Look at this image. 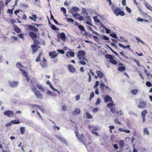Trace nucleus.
Masks as SVG:
<instances>
[{"instance_id":"f257e3e1","label":"nucleus","mask_w":152,"mask_h":152,"mask_svg":"<svg viewBox=\"0 0 152 152\" xmlns=\"http://www.w3.org/2000/svg\"><path fill=\"white\" fill-rule=\"evenodd\" d=\"M33 92L35 96L38 99H43V95L35 87H33L32 88Z\"/></svg>"},{"instance_id":"f03ea898","label":"nucleus","mask_w":152,"mask_h":152,"mask_svg":"<svg viewBox=\"0 0 152 152\" xmlns=\"http://www.w3.org/2000/svg\"><path fill=\"white\" fill-rule=\"evenodd\" d=\"M75 132L76 133V136L77 138L83 143V144L85 146H86V145H85V142H84V137L83 134L82 133L81 134L79 135V132L77 130Z\"/></svg>"},{"instance_id":"7ed1b4c3","label":"nucleus","mask_w":152,"mask_h":152,"mask_svg":"<svg viewBox=\"0 0 152 152\" xmlns=\"http://www.w3.org/2000/svg\"><path fill=\"white\" fill-rule=\"evenodd\" d=\"M85 54V52L83 50L79 51L77 55L78 58L80 60H85L84 56Z\"/></svg>"},{"instance_id":"20e7f679","label":"nucleus","mask_w":152,"mask_h":152,"mask_svg":"<svg viewBox=\"0 0 152 152\" xmlns=\"http://www.w3.org/2000/svg\"><path fill=\"white\" fill-rule=\"evenodd\" d=\"M55 136L62 143L65 144L67 146H68V143L65 139L58 135H56Z\"/></svg>"},{"instance_id":"39448f33","label":"nucleus","mask_w":152,"mask_h":152,"mask_svg":"<svg viewBox=\"0 0 152 152\" xmlns=\"http://www.w3.org/2000/svg\"><path fill=\"white\" fill-rule=\"evenodd\" d=\"M146 102L141 101L139 103L137 106V107L139 108L143 109L146 107Z\"/></svg>"},{"instance_id":"423d86ee","label":"nucleus","mask_w":152,"mask_h":152,"mask_svg":"<svg viewBox=\"0 0 152 152\" xmlns=\"http://www.w3.org/2000/svg\"><path fill=\"white\" fill-rule=\"evenodd\" d=\"M4 115L7 116L8 117H10L14 115V112L12 111L7 110L4 113Z\"/></svg>"},{"instance_id":"0eeeda50","label":"nucleus","mask_w":152,"mask_h":152,"mask_svg":"<svg viewBox=\"0 0 152 152\" xmlns=\"http://www.w3.org/2000/svg\"><path fill=\"white\" fill-rule=\"evenodd\" d=\"M104 102H113L112 98L109 95H106L104 97Z\"/></svg>"},{"instance_id":"6e6552de","label":"nucleus","mask_w":152,"mask_h":152,"mask_svg":"<svg viewBox=\"0 0 152 152\" xmlns=\"http://www.w3.org/2000/svg\"><path fill=\"white\" fill-rule=\"evenodd\" d=\"M79 10V9L78 7H74L71 9L69 10V12L70 13L73 14L74 12H77Z\"/></svg>"},{"instance_id":"1a4fd4ad","label":"nucleus","mask_w":152,"mask_h":152,"mask_svg":"<svg viewBox=\"0 0 152 152\" xmlns=\"http://www.w3.org/2000/svg\"><path fill=\"white\" fill-rule=\"evenodd\" d=\"M47 61L46 59H45V57H43L42 62L40 63L41 66L42 67L45 68L47 67Z\"/></svg>"},{"instance_id":"9d476101","label":"nucleus","mask_w":152,"mask_h":152,"mask_svg":"<svg viewBox=\"0 0 152 152\" xmlns=\"http://www.w3.org/2000/svg\"><path fill=\"white\" fill-rule=\"evenodd\" d=\"M31 106L32 107H34L35 106L37 107L43 113H45V109L42 107L40 106L39 105L31 104Z\"/></svg>"},{"instance_id":"9b49d317","label":"nucleus","mask_w":152,"mask_h":152,"mask_svg":"<svg viewBox=\"0 0 152 152\" xmlns=\"http://www.w3.org/2000/svg\"><path fill=\"white\" fill-rule=\"evenodd\" d=\"M9 84L10 87H15L18 86V82L16 81L9 82Z\"/></svg>"},{"instance_id":"f8f14e48","label":"nucleus","mask_w":152,"mask_h":152,"mask_svg":"<svg viewBox=\"0 0 152 152\" xmlns=\"http://www.w3.org/2000/svg\"><path fill=\"white\" fill-rule=\"evenodd\" d=\"M68 68L71 72L74 73L76 71V69L74 66L71 65H68Z\"/></svg>"},{"instance_id":"ddd939ff","label":"nucleus","mask_w":152,"mask_h":152,"mask_svg":"<svg viewBox=\"0 0 152 152\" xmlns=\"http://www.w3.org/2000/svg\"><path fill=\"white\" fill-rule=\"evenodd\" d=\"M49 55L52 58H54L57 56V54L56 53V52H50L49 53Z\"/></svg>"},{"instance_id":"4468645a","label":"nucleus","mask_w":152,"mask_h":152,"mask_svg":"<svg viewBox=\"0 0 152 152\" xmlns=\"http://www.w3.org/2000/svg\"><path fill=\"white\" fill-rule=\"evenodd\" d=\"M36 87L42 92H44L45 89L42 86L39 84H37L36 85Z\"/></svg>"},{"instance_id":"2eb2a0df","label":"nucleus","mask_w":152,"mask_h":152,"mask_svg":"<svg viewBox=\"0 0 152 152\" xmlns=\"http://www.w3.org/2000/svg\"><path fill=\"white\" fill-rule=\"evenodd\" d=\"M96 73L100 78H102L103 77L104 74L102 72L97 70L96 72Z\"/></svg>"},{"instance_id":"dca6fc26","label":"nucleus","mask_w":152,"mask_h":152,"mask_svg":"<svg viewBox=\"0 0 152 152\" xmlns=\"http://www.w3.org/2000/svg\"><path fill=\"white\" fill-rule=\"evenodd\" d=\"M80 113V110L79 108H76L75 109V111L72 112V114L75 115H77L79 114Z\"/></svg>"},{"instance_id":"f3484780","label":"nucleus","mask_w":152,"mask_h":152,"mask_svg":"<svg viewBox=\"0 0 152 152\" xmlns=\"http://www.w3.org/2000/svg\"><path fill=\"white\" fill-rule=\"evenodd\" d=\"M31 48L33 50V52L34 53L36 52L38 50L37 45H31Z\"/></svg>"},{"instance_id":"a211bd4d","label":"nucleus","mask_w":152,"mask_h":152,"mask_svg":"<svg viewBox=\"0 0 152 152\" xmlns=\"http://www.w3.org/2000/svg\"><path fill=\"white\" fill-rule=\"evenodd\" d=\"M29 35L32 38H37V35L34 32H31L29 33Z\"/></svg>"},{"instance_id":"6ab92c4d","label":"nucleus","mask_w":152,"mask_h":152,"mask_svg":"<svg viewBox=\"0 0 152 152\" xmlns=\"http://www.w3.org/2000/svg\"><path fill=\"white\" fill-rule=\"evenodd\" d=\"M28 27L29 28L33 31H38V29L35 27L34 26H32L31 25H29L28 26Z\"/></svg>"},{"instance_id":"aec40b11","label":"nucleus","mask_w":152,"mask_h":152,"mask_svg":"<svg viewBox=\"0 0 152 152\" xmlns=\"http://www.w3.org/2000/svg\"><path fill=\"white\" fill-rule=\"evenodd\" d=\"M69 55L72 57H73L75 56L74 53L72 52H67L66 53V56L68 57L69 56Z\"/></svg>"},{"instance_id":"412c9836","label":"nucleus","mask_w":152,"mask_h":152,"mask_svg":"<svg viewBox=\"0 0 152 152\" xmlns=\"http://www.w3.org/2000/svg\"><path fill=\"white\" fill-rule=\"evenodd\" d=\"M15 31L17 33H20L21 31V30L20 28L17 26H14Z\"/></svg>"},{"instance_id":"4be33fe9","label":"nucleus","mask_w":152,"mask_h":152,"mask_svg":"<svg viewBox=\"0 0 152 152\" xmlns=\"http://www.w3.org/2000/svg\"><path fill=\"white\" fill-rule=\"evenodd\" d=\"M107 107L110 109L113 107H115V104L113 102L107 104Z\"/></svg>"},{"instance_id":"5701e85b","label":"nucleus","mask_w":152,"mask_h":152,"mask_svg":"<svg viewBox=\"0 0 152 152\" xmlns=\"http://www.w3.org/2000/svg\"><path fill=\"white\" fill-rule=\"evenodd\" d=\"M148 112L146 110H143L141 113L142 117H145V115Z\"/></svg>"},{"instance_id":"b1692460","label":"nucleus","mask_w":152,"mask_h":152,"mask_svg":"<svg viewBox=\"0 0 152 152\" xmlns=\"http://www.w3.org/2000/svg\"><path fill=\"white\" fill-rule=\"evenodd\" d=\"M61 38L63 40H64L66 39L65 35L64 33H61L60 34Z\"/></svg>"},{"instance_id":"393cba45","label":"nucleus","mask_w":152,"mask_h":152,"mask_svg":"<svg viewBox=\"0 0 152 152\" xmlns=\"http://www.w3.org/2000/svg\"><path fill=\"white\" fill-rule=\"evenodd\" d=\"M78 26L80 30H81L82 31H84L85 32H86V31L85 30L84 27L82 25H78Z\"/></svg>"},{"instance_id":"a878e982","label":"nucleus","mask_w":152,"mask_h":152,"mask_svg":"<svg viewBox=\"0 0 152 152\" xmlns=\"http://www.w3.org/2000/svg\"><path fill=\"white\" fill-rule=\"evenodd\" d=\"M143 132L144 133V134H146L147 135H149L150 134L148 130V129L147 128H145L144 129Z\"/></svg>"},{"instance_id":"bb28decb","label":"nucleus","mask_w":152,"mask_h":152,"mask_svg":"<svg viewBox=\"0 0 152 152\" xmlns=\"http://www.w3.org/2000/svg\"><path fill=\"white\" fill-rule=\"evenodd\" d=\"M20 69L22 72L23 75L25 77L28 75L27 73L25 72L24 70H23L21 68Z\"/></svg>"},{"instance_id":"cd10ccee","label":"nucleus","mask_w":152,"mask_h":152,"mask_svg":"<svg viewBox=\"0 0 152 152\" xmlns=\"http://www.w3.org/2000/svg\"><path fill=\"white\" fill-rule=\"evenodd\" d=\"M125 69L126 68L124 66H121L118 67V70L120 72H122L124 71Z\"/></svg>"},{"instance_id":"c85d7f7f","label":"nucleus","mask_w":152,"mask_h":152,"mask_svg":"<svg viewBox=\"0 0 152 152\" xmlns=\"http://www.w3.org/2000/svg\"><path fill=\"white\" fill-rule=\"evenodd\" d=\"M125 13L123 11H120L117 14L116 16H118V15H120L122 16H124L125 15Z\"/></svg>"},{"instance_id":"c756f323","label":"nucleus","mask_w":152,"mask_h":152,"mask_svg":"<svg viewBox=\"0 0 152 152\" xmlns=\"http://www.w3.org/2000/svg\"><path fill=\"white\" fill-rule=\"evenodd\" d=\"M120 10V9L119 8H117L115 9L114 10H113V11L114 13V14L115 15H117V13L119 12Z\"/></svg>"},{"instance_id":"7c9ffc66","label":"nucleus","mask_w":152,"mask_h":152,"mask_svg":"<svg viewBox=\"0 0 152 152\" xmlns=\"http://www.w3.org/2000/svg\"><path fill=\"white\" fill-rule=\"evenodd\" d=\"M86 117L87 118L89 119H92L93 117L88 112H87L86 114Z\"/></svg>"},{"instance_id":"2f4dec72","label":"nucleus","mask_w":152,"mask_h":152,"mask_svg":"<svg viewBox=\"0 0 152 152\" xmlns=\"http://www.w3.org/2000/svg\"><path fill=\"white\" fill-rule=\"evenodd\" d=\"M20 132L22 134H23L25 133V128L24 127H21L20 129Z\"/></svg>"},{"instance_id":"473e14b6","label":"nucleus","mask_w":152,"mask_h":152,"mask_svg":"<svg viewBox=\"0 0 152 152\" xmlns=\"http://www.w3.org/2000/svg\"><path fill=\"white\" fill-rule=\"evenodd\" d=\"M105 57L109 59L110 60H111V59L113 58V57L112 55L109 54L105 55Z\"/></svg>"},{"instance_id":"72a5a7b5","label":"nucleus","mask_w":152,"mask_h":152,"mask_svg":"<svg viewBox=\"0 0 152 152\" xmlns=\"http://www.w3.org/2000/svg\"><path fill=\"white\" fill-rule=\"evenodd\" d=\"M11 123H12V124H19L20 123V121H19V120H18L17 121L16 120H14V121H11Z\"/></svg>"},{"instance_id":"f704fd0d","label":"nucleus","mask_w":152,"mask_h":152,"mask_svg":"<svg viewBox=\"0 0 152 152\" xmlns=\"http://www.w3.org/2000/svg\"><path fill=\"white\" fill-rule=\"evenodd\" d=\"M131 92L134 95H136L138 93V91L137 89H135L132 90L131 91Z\"/></svg>"},{"instance_id":"c9c22d12","label":"nucleus","mask_w":152,"mask_h":152,"mask_svg":"<svg viewBox=\"0 0 152 152\" xmlns=\"http://www.w3.org/2000/svg\"><path fill=\"white\" fill-rule=\"evenodd\" d=\"M66 20L67 22L69 23L71 22L72 23H73L74 22V20L73 19L70 18H67Z\"/></svg>"},{"instance_id":"e433bc0d","label":"nucleus","mask_w":152,"mask_h":152,"mask_svg":"<svg viewBox=\"0 0 152 152\" xmlns=\"http://www.w3.org/2000/svg\"><path fill=\"white\" fill-rule=\"evenodd\" d=\"M41 53H40L38 56L37 57V58L36 59V62H38L40 61V58H41Z\"/></svg>"},{"instance_id":"4c0bfd02","label":"nucleus","mask_w":152,"mask_h":152,"mask_svg":"<svg viewBox=\"0 0 152 152\" xmlns=\"http://www.w3.org/2000/svg\"><path fill=\"white\" fill-rule=\"evenodd\" d=\"M51 28L54 30H59V29L56 28V27L54 25H52L51 26Z\"/></svg>"},{"instance_id":"58836bf2","label":"nucleus","mask_w":152,"mask_h":152,"mask_svg":"<svg viewBox=\"0 0 152 152\" xmlns=\"http://www.w3.org/2000/svg\"><path fill=\"white\" fill-rule=\"evenodd\" d=\"M145 5L147 8L149 10H150L152 7L148 3H146Z\"/></svg>"},{"instance_id":"ea45409f","label":"nucleus","mask_w":152,"mask_h":152,"mask_svg":"<svg viewBox=\"0 0 152 152\" xmlns=\"http://www.w3.org/2000/svg\"><path fill=\"white\" fill-rule=\"evenodd\" d=\"M110 62L112 64H116L118 62H117L116 61L114 60L113 58L111 60H110Z\"/></svg>"},{"instance_id":"a19ab883","label":"nucleus","mask_w":152,"mask_h":152,"mask_svg":"<svg viewBox=\"0 0 152 152\" xmlns=\"http://www.w3.org/2000/svg\"><path fill=\"white\" fill-rule=\"evenodd\" d=\"M94 21L97 23H99L100 22L99 20L98 19L97 17L96 16L94 17Z\"/></svg>"},{"instance_id":"79ce46f5","label":"nucleus","mask_w":152,"mask_h":152,"mask_svg":"<svg viewBox=\"0 0 152 152\" xmlns=\"http://www.w3.org/2000/svg\"><path fill=\"white\" fill-rule=\"evenodd\" d=\"M73 16L78 19V17H79V16H80V14H79V13H75L74 14V13H73Z\"/></svg>"},{"instance_id":"37998d69","label":"nucleus","mask_w":152,"mask_h":152,"mask_svg":"<svg viewBox=\"0 0 152 152\" xmlns=\"http://www.w3.org/2000/svg\"><path fill=\"white\" fill-rule=\"evenodd\" d=\"M91 132L93 134H95L96 136L99 135V134L95 131V129H93Z\"/></svg>"},{"instance_id":"c03bdc74","label":"nucleus","mask_w":152,"mask_h":152,"mask_svg":"<svg viewBox=\"0 0 152 152\" xmlns=\"http://www.w3.org/2000/svg\"><path fill=\"white\" fill-rule=\"evenodd\" d=\"M136 39L138 42H141L143 44H144L145 43L141 40V39L138 37H136Z\"/></svg>"},{"instance_id":"a18cd8bd","label":"nucleus","mask_w":152,"mask_h":152,"mask_svg":"<svg viewBox=\"0 0 152 152\" xmlns=\"http://www.w3.org/2000/svg\"><path fill=\"white\" fill-rule=\"evenodd\" d=\"M18 36L19 37L22 39L23 40H24L25 38L23 37V34H18Z\"/></svg>"},{"instance_id":"49530a36","label":"nucleus","mask_w":152,"mask_h":152,"mask_svg":"<svg viewBox=\"0 0 152 152\" xmlns=\"http://www.w3.org/2000/svg\"><path fill=\"white\" fill-rule=\"evenodd\" d=\"M94 94L93 92H92L90 96V100H91V99L94 97Z\"/></svg>"},{"instance_id":"de8ad7c7","label":"nucleus","mask_w":152,"mask_h":152,"mask_svg":"<svg viewBox=\"0 0 152 152\" xmlns=\"http://www.w3.org/2000/svg\"><path fill=\"white\" fill-rule=\"evenodd\" d=\"M114 106L112 107H111L110 109L111 111L113 113H115L116 112L115 110V108Z\"/></svg>"},{"instance_id":"09e8293b","label":"nucleus","mask_w":152,"mask_h":152,"mask_svg":"<svg viewBox=\"0 0 152 152\" xmlns=\"http://www.w3.org/2000/svg\"><path fill=\"white\" fill-rule=\"evenodd\" d=\"M119 143L121 147L123 148L124 145V141L123 140H121L119 142Z\"/></svg>"},{"instance_id":"8fccbe9b","label":"nucleus","mask_w":152,"mask_h":152,"mask_svg":"<svg viewBox=\"0 0 152 152\" xmlns=\"http://www.w3.org/2000/svg\"><path fill=\"white\" fill-rule=\"evenodd\" d=\"M101 102V100L100 98H98L96 100V105H98Z\"/></svg>"},{"instance_id":"3c124183","label":"nucleus","mask_w":152,"mask_h":152,"mask_svg":"<svg viewBox=\"0 0 152 152\" xmlns=\"http://www.w3.org/2000/svg\"><path fill=\"white\" fill-rule=\"evenodd\" d=\"M21 63L19 62H18L16 64V66L17 67L20 68V66H21L22 67H24V66L21 65Z\"/></svg>"},{"instance_id":"603ef678","label":"nucleus","mask_w":152,"mask_h":152,"mask_svg":"<svg viewBox=\"0 0 152 152\" xmlns=\"http://www.w3.org/2000/svg\"><path fill=\"white\" fill-rule=\"evenodd\" d=\"M61 11H63L64 14H65V13H66V10L65 8L64 7H61Z\"/></svg>"},{"instance_id":"864d4df0","label":"nucleus","mask_w":152,"mask_h":152,"mask_svg":"<svg viewBox=\"0 0 152 152\" xmlns=\"http://www.w3.org/2000/svg\"><path fill=\"white\" fill-rule=\"evenodd\" d=\"M144 19L138 17L137 19V20L138 22H143Z\"/></svg>"},{"instance_id":"5fc2aeb1","label":"nucleus","mask_w":152,"mask_h":152,"mask_svg":"<svg viewBox=\"0 0 152 152\" xmlns=\"http://www.w3.org/2000/svg\"><path fill=\"white\" fill-rule=\"evenodd\" d=\"M87 75L89 76V78L88 80V82H90L91 80V75L88 72Z\"/></svg>"},{"instance_id":"6e6d98bb","label":"nucleus","mask_w":152,"mask_h":152,"mask_svg":"<svg viewBox=\"0 0 152 152\" xmlns=\"http://www.w3.org/2000/svg\"><path fill=\"white\" fill-rule=\"evenodd\" d=\"M110 35L111 37H112L113 38H117V35L115 34H110Z\"/></svg>"},{"instance_id":"4d7b16f0","label":"nucleus","mask_w":152,"mask_h":152,"mask_svg":"<svg viewBox=\"0 0 152 152\" xmlns=\"http://www.w3.org/2000/svg\"><path fill=\"white\" fill-rule=\"evenodd\" d=\"M146 84L147 86L148 87L151 86L152 85L151 83L149 81H148L146 82Z\"/></svg>"},{"instance_id":"13d9d810","label":"nucleus","mask_w":152,"mask_h":152,"mask_svg":"<svg viewBox=\"0 0 152 152\" xmlns=\"http://www.w3.org/2000/svg\"><path fill=\"white\" fill-rule=\"evenodd\" d=\"M103 38L104 40H109V38L104 35H103Z\"/></svg>"},{"instance_id":"bf43d9fd","label":"nucleus","mask_w":152,"mask_h":152,"mask_svg":"<svg viewBox=\"0 0 152 152\" xmlns=\"http://www.w3.org/2000/svg\"><path fill=\"white\" fill-rule=\"evenodd\" d=\"M99 82L98 81H96V83L94 86V88L95 89L99 85Z\"/></svg>"},{"instance_id":"052dcab7","label":"nucleus","mask_w":152,"mask_h":152,"mask_svg":"<svg viewBox=\"0 0 152 152\" xmlns=\"http://www.w3.org/2000/svg\"><path fill=\"white\" fill-rule=\"evenodd\" d=\"M118 45L120 47H122L124 49L126 48V47L124 45H123L121 43H119Z\"/></svg>"},{"instance_id":"680f3d73","label":"nucleus","mask_w":152,"mask_h":152,"mask_svg":"<svg viewBox=\"0 0 152 152\" xmlns=\"http://www.w3.org/2000/svg\"><path fill=\"white\" fill-rule=\"evenodd\" d=\"M80 16L78 17V19L80 21H82L83 20V17L81 16L80 15Z\"/></svg>"},{"instance_id":"e2e57ef3","label":"nucleus","mask_w":152,"mask_h":152,"mask_svg":"<svg viewBox=\"0 0 152 152\" xmlns=\"http://www.w3.org/2000/svg\"><path fill=\"white\" fill-rule=\"evenodd\" d=\"M126 10L129 13H130L131 12V9L128 7H126Z\"/></svg>"},{"instance_id":"0e129e2a","label":"nucleus","mask_w":152,"mask_h":152,"mask_svg":"<svg viewBox=\"0 0 152 152\" xmlns=\"http://www.w3.org/2000/svg\"><path fill=\"white\" fill-rule=\"evenodd\" d=\"M98 108H97V107H96V108H94L93 110H92V111L93 112H94V113H96V112L98 111Z\"/></svg>"},{"instance_id":"69168bd1","label":"nucleus","mask_w":152,"mask_h":152,"mask_svg":"<svg viewBox=\"0 0 152 152\" xmlns=\"http://www.w3.org/2000/svg\"><path fill=\"white\" fill-rule=\"evenodd\" d=\"M58 51L60 53L62 54H64V50H58Z\"/></svg>"},{"instance_id":"338daca9","label":"nucleus","mask_w":152,"mask_h":152,"mask_svg":"<svg viewBox=\"0 0 152 152\" xmlns=\"http://www.w3.org/2000/svg\"><path fill=\"white\" fill-rule=\"evenodd\" d=\"M79 63L82 65H85L86 64V62L84 61H80Z\"/></svg>"},{"instance_id":"774afa93","label":"nucleus","mask_w":152,"mask_h":152,"mask_svg":"<svg viewBox=\"0 0 152 152\" xmlns=\"http://www.w3.org/2000/svg\"><path fill=\"white\" fill-rule=\"evenodd\" d=\"M105 88L106 89H107V91L111 92V89L109 88L108 86H106Z\"/></svg>"}]
</instances>
